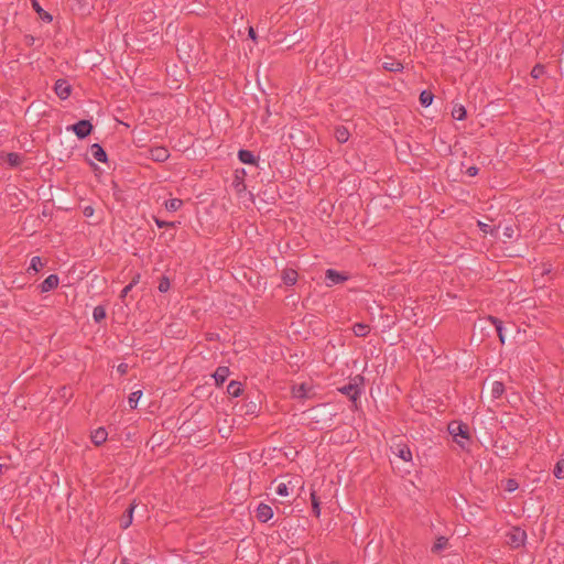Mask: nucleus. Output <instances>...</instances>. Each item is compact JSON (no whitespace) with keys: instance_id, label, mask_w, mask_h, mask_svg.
Wrapping results in <instances>:
<instances>
[{"instance_id":"f257e3e1","label":"nucleus","mask_w":564,"mask_h":564,"mask_svg":"<svg viewBox=\"0 0 564 564\" xmlns=\"http://www.w3.org/2000/svg\"><path fill=\"white\" fill-rule=\"evenodd\" d=\"M365 378L361 375H357L354 378H350L349 382L340 388L338 391L349 398V400L354 403L358 400L361 389L364 386Z\"/></svg>"},{"instance_id":"f03ea898","label":"nucleus","mask_w":564,"mask_h":564,"mask_svg":"<svg viewBox=\"0 0 564 564\" xmlns=\"http://www.w3.org/2000/svg\"><path fill=\"white\" fill-rule=\"evenodd\" d=\"M527 540V532L520 527H512L506 533V543L511 549H519L524 545Z\"/></svg>"},{"instance_id":"7ed1b4c3","label":"nucleus","mask_w":564,"mask_h":564,"mask_svg":"<svg viewBox=\"0 0 564 564\" xmlns=\"http://www.w3.org/2000/svg\"><path fill=\"white\" fill-rule=\"evenodd\" d=\"M448 432L453 435L454 440L464 448V443L457 440L458 436L469 440V426L466 423L453 421L448 424Z\"/></svg>"},{"instance_id":"20e7f679","label":"nucleus","mask_w":564,"mask_h":564,"mask_svg":"<svg viewBox=\"0 0 564 564\" xmlns=\"http://www.w3.org/2000/svg\"><path fill=\"white\" fill-rule=\"evenodd\" d=\"M70 129L78 139H85L93 132L94 126L89 120L82 119L75 124L70 126Z\"/></svg>"},{"instance_id":"39448f33","label":"nucleus","mask_w":564,"mask_h":564,"mask_svg":"<svg viewBox=\"0 0 564 564\" xmlns=\"http://www.w3.org/2000/svg\"><path fill=\"white\" fill-rule=\"evenodd\" d=\"M484 324H489L491 326H495V329L497 332V335L499 337V340L501 344H505V334H503V326H502V322L495 317V316H491V315H488L486 318L481 319L480 323H479V326L485 329V325Z\"/></svg>"},{"instance_id":"423d86ee","label":"nucleus","mask_w":564,"mask_h":564,"mask_svg":"<svg viewBox=\"0 0 564 564\" xmlns=\"http://www.w3.org/2000/svg\"><path fill=\"white\" fill-rule=\"evenodd\" d=\"M348 275L344 272L336 271L334 269H327L325 272V279L327 286L344 283L348 280Z\"/></svg>"},{"instance_id":"0eeeda50","label":"nucleus","mask_w":564,"mask_h":564,"mask_svg":"<svg viewBox=\"0 0 564 564\" xmlns=\"http://www.w3.org/2000/svg\"><path fill=\"white\" fill-rule=\"evenodd\" d=\"M486 393L490 394V397L495 399H499L503 392H505V386L500 381H490L487 382L486 386Z\"/></svg>"},{"instance_id":"6e6552de","label":"nucleus","mask_w":564,"mask_h":564,"mask_svg":"<svg viewBox=\"0 0 564 564\" xmlns=\"http://www.w3.org/2000/svg\"><path fill=\"white\" fill-rule=\"evenodd\" d=\"M54 90L61 99H67L72 93V87L66 79H57Z\"/></svg>"},{"instance_id":"1a4fd4ad","label":"nucleus","mask_w":564,"mask_h":564,"mask_svg":"<svg viewBox=\"0 0 564 564\" xmlns=\"http://www.w3.org/2000/svg\"><path fill=\"white\" fill-rule=\"evenodd\" d=\"M256 517L260 522H268L273 517L272 508L267 503H260L257 508Z\"/></svg>"},{"instance_id":"9d476101","label":"nucleus","mask_w":564,"mask_h":564,"mask_svg":"<svg viewBox=\"0 0 564 564\" xmlns=\"http://www.w3.org/2000/svg\"><path fill=\"white\" fill-rule=\"evenodd\" d=\"M247 175V172L245 169H237L235 171V178H234V186L237 191V193H242L247 189V185L245 183V177Z\"/></svg>"},{"instance_id":"9b49d317","label":"nucleus","mask_w":564,"mask_h":564,"mask_svg":"<svg viewBox=\"0 0 564 564\" xmlns=\"http://www.w3.org/2000/svg\"><path fill=\"white\" fill-rule=\"evenodd\" d=\"M59 278L57 274H50L41 284L40 290L42 293L50 292L58 286Z\"/></svg>"},{"instance_id":"f8f14e48","label":"nucleus","mask_w":564,"mask_h":564,"mask_svg":"<svg viewBox=\"0 0 564 564\" xmlns=\"http://www.w3.org/2000/svg\"><path fill=\"white\" fill-rule=\"evenodd\" d=\"M229 375L230 370L227 366H219L213 375V378L215 379V384L217 387H221Z\"/></svg>"},{"instance_id":"ddd939ff","label":"nucleus","mask_w":564,"mask_h":564,"mask_svg":"<svg viewBox=\"0 0 564 564\" xmlns=\"http://www.w3.org/2000/svg\"><path fill=\"white\" fill-rule=\"evenodd\" d=\"M150 154L155 162H165L170 156L169 150L164 147L152 148Z\"/></svg>"},{"instance_id":"4468645a","label":"nucleus","mask_w":564,"mask_h":564,"mask_svg":"<svg viewBox=\"0 0 564 564\" xmlns=\"http://www.w3.org/2000/svg\"><path fill=\"white\" fill-rule=\"evenodd\" d=\"M392 452L404 462H410L412 459L411 449L406 444L395 445V447H392Z\"/></svg>"},{"instance_id":"2eb2a0df","label":"nucleus","mask_w":564,"mask_h":564,"mask_svg":"<svg viewBox=\"0 0 564 564\" xmlns=\"http://www.w3.org/2000/svg\"><path fill=\"white\" fill-rule=\"evenodd\" d=\"M238 159L240 160V162H242L245 164L258 166L259 159L256 158L254 154L249 150H245V149L239 150Z\"/></svg>"},{"instance_id":"dca6fc26","label":"nucleus","mask_w":564,"mask_h":564,"mask_svg":"<svg viewBox=\"0 0 564 564\" xmlns=\"http://www.w3.org/2000/svg\"><path fill=\"white\" fill-rule=\"evenodd\" d=\"M297 272L294 269L286 268L282 271L281 279L285 285H294L297 281Z\"/></svg>"},{"instance_id":"f3484780","label":"nucleus","mask_w":564,"mask_h":564,"mask_svg":"<svg viewBox=\"0 0 564 564\" xmlns=\"http://www.w3.org/2000/svg\"><path fill=\"white\" fill-rule=\"evenodd\" d=\"M108 433L105 427H98L91 433V442L96 446L102 445L107 441Z\"/></svg>"},{"instance_id":"a211bd4d","label":"nucleus","mask_w":564,"mask_h":564,"mask_svg":"<svg viewBox=\"0 0 564 564\" xmlns=\"http://www.w3.org/2000/svg\"><path fill=\"white\" fill-rule=\"evenodd\" d=\"M32 8L39 14L40 19L44 22L51 23L53 21V15L45 11L39 3L37 0H31Z\"/></svg>"},{"instance_id":"6ab92c4d","label":"nucleus","mask_w":564,"mask_h":564,"mask_svg":"<svg viewBox=\"0 0 564 564\" xmlns=\"http://www.w3.org/2000/svg\"><path fill=\"white\" fill-rule=\"evenodd\" d=\"M90 151H91V155L94 156L95 160L102 162V163L107 162V160H108L107 153L100 144L94 143L90 147Z\"/></svg>"},{"instance_id":"aec40b11","label":"nucleus","mask_w":564,"mask_h":564,"mask_svg":"<svg viewBox=\"0 0 564 564\" xmlns=\"http://www.w3.org/2000/svg\"><path fill=\"white\" fill-rule=\"evenodd\" d=\"M134 503H131L120 519V527L127 529L131 525L133 519Z\"/></svg>"},{"instance_id":"412c9836","label":"nucleus","mask_w":564,"mask_h":564,"mask_svg":"<svg viewBox=\"0 0 564 564\" xmlns=\"http://www.w3.org/2000/svg\"><path fill=\"white\" fill-rule=\"evenodd\" d=\"M243 392V388L241 382L238 381H230L227 386V393L234 398L240 397Z\"/></svg>"},{"instance_id":"4be33fe9","label":"nucleus","mask_w":564,"mask_h":564,"mask_svg":"<svg viewBox=\"0 0 564 564\" xmlns=\"http://www.w3.org/2000/svg\"><path fill=\"white\" fill-rule=\"evenodd\" d=\"M382 67L388 72H401L403 64L400 61L389 57V61L384 62Z\"/></svg>"},{"instance_id":"5701e85b","label":"nucleus","mask_w":564,"mask_h":564,"mask_svg":"<svg viewBox=\"0 0 564 564\" xmlns=\"http://www.w3.org/2000/svg\"><path fill=\"white\" fill-rule=\"evenodd\" d=\"M352 332L357 337H366L370 332V326L365 323H356L352 326Z\"/></svg>"},{"instance_id":"b1692460","label":"nucleus","mask_w":564,"mask_h":564,"mask_svg":"<svg viewBox=\"0 0 564 564\" xmlns=\"http://www.w3.org/2000/svg\"><path fill=\"white\" fill-rule=\"evenodd\" d=\"M448 545V539L445 536H438L436 541L434 542L431 551L432 553L438 554L443 550H445Z\"/></svg>"},{"instance_id":"393cba45","label":"nucleus","mask_w":564,"mask_h":564,"mask_svg":"<svg viewBox=\"0 0 564 564\" xmlns=\"http://www.w3.org/2000/svg\"><path fill=\"white\" fill-rule=\"evenodd\" d=\"M335 138L339 143H345L349 139V132L344 126H339L335 129Z\"/></svg>"},{"instance_id":"a878e982","label":"nucleus","mask_w":564,"mask_h":564,"mask_svg":"<svg viewBox=\"0 0 564 564\" xmlns=\"http://www.w3.org/2000/svg\"><path fill=\"white\" fill-rule=\"evenodd\" d=\"M311 502H312V512L314 513L315 517L318 518L321 514V502H319V498L316 495L315 490H312V492H311Z\"/></svg>"},{"instance_id":"bb28decb","label":"nucleus","mask_w":564,"mask_h":564,"mask_svg":"<svg viewBox=\"0 0 564 564\" xmlns=\"http://www.w3.org/2000/svg\"><path fill=\"white\" fill-rule=\"evenodd\" d=\"M183 205V200L178 198H171L165 202V208L169 212H176Z\"/></svg>"},{"instance_id":"cd10ccee","label":"nucleus","mask_w":564,"mask_h":564,"mask_svg":"<svg viewBox=\"0 0 564 564\" xmlns=\"http://www.w3.org/2000/svg\"><path fill=\"white\" fill-rule=\"evenodd\" d=\"M44 267V262L41 257L35 256L31 259L30 267L28 269V272L33 270L34 272H39Z\"/></svg>"},{"instance_id":"c85d7f7f","label":"nucleus","mask_w":564,"mask_h":564,"mask_svg":"<svg viewBox=\"0 0 564 564\" xmlns=\"http://www.w3.org/2000/svg\"><path fill=\"white\" fill-rule=\"evenodd\" d=\"M452 116L454 119L462 121L466 119L467 111L464 106H455L452 110Z\"/></svg>"},{"instance_id":"c756f323","label":"nucleus","mask_w":564,"mask_h":564,"mask_svg":"<svg viewBox=\"0 0 564 564\" xmlns=\"http://www.w3.org/2000/svg\"><path fill=\"white\" fill-rule=\"evenodd\" d=\"M93 317L96 323H100L106 318V310L104 306L98 305L94 308Z\"/></svg>"},{"instance_id":"7c9ffc66","label":"nucleus","mask_w":564,"mask_h":564,"mask_svg":"<svg viewBox=\"0 0 564 564\" xmlns=\"http://www.w3.org/2000/svg\"><path fill=\"white\" fill-rule=\"evenodd\" d=\"M433 98L434 96L431 91L423 90L420 95V102L422 106L429 107L432 104Z\"/></svg>"},{"instance_id":"2f4dec72","label":"nucleus","mask_w":564,"mask_h":564,"mask_svg":"<svg viewBox=\"0 0 564 564\" xmlns=\"http://www.w3.org/2000/svg\"><path fill=\"white\" fill-rule=\"evenodd\" d=\"M7 162L9 163V165L15 167L21 164L22 159H21L20 154L11 152V153L7 154Z\"/></svg>"},{"instance_id":"473e14b6","label":"nucleus","mask_w":564,"mask_h":564,"mask_svg":"<svg viewBox=\"0 0 564 564\" xmlns=\"http://www.w3.org/2000/svg\"><path fill=\"white\" fill-rule=\"evenodd\" d=\"M553 474L557 479H564V459L556 462Z\"/></svg>"},{"instance_id":"72a5a7b5","label":"nucleus","mask_w":564,"mask_h":564,"mask_svg":"<svg viewBox=\"0 0 564 564\" xmlns=\"http://www.w3.org/2000/svg\"><path fill=\"white\" fill-rule=\"evenodd\" d=\"M142 397V391H134L129 395L128 402L131 409H135L138 406V402Z\"/></svg>"},{"instance_id":"f704fd0d","label":"nucleus","mask_w":564,"mask_h":564,"mask_svg":"<svg viewBox=\"0 0 564 564\" xmlns=\"http://www.w3.org/2000/svg\"><path fill=\"white\" fill-rule=\"evenodd\" d=\"M170 285H171V284H170V280H169V278H167V276L163 275V276H161V278H160L158 289H159V291H160L161 293H165V292H167V291H169V289H170Z\"/></svg>"},{"instance_id":"c9c22d12","label":"nucleus","mask_w":564,"mask_h":564,"mask_svg":"<svg viewBox=\"0 0 564 564\" xmlns=\"http://www.w3.org/2000/svg\"><path fill=\"white\" fill-rule=\"evenodd\" d=\"M545 73V68L541 64H536L533 66L531 70V76L535 79L540 78Z\"/></svg>"},{"instance_id":"e433bc0d","label":"nucleus","mask_w":564,"mask_h":564,"mask_svg":"<svg viewBox=\"0 0 564 564\" xmlns=\"http://www.w3.org/2000/svg\"><path fill=\"white\" fill-rule=\"evenodd\" d=\"M275 492L279 495V496H282V497H285L289 495V488H288V485L284 484V482H280L278 484L276 488H275Z\"/></svg>"},{"instance_id":"4c0bfd02","label":"nucleus","mask_w":564,"mask_h":564,"mask_svg":"<svg viewBox=\"0 0 564 564\" xmlns=\"http://www.w3.org/2000/svg\"><path fill=\"white\" fill-rule=\"evenodd\" d=\"M154 221L158 225L159 228H167V227H174L175 223L172 221H165L161 220L160 218L154 217Z\"/></svg>"},{"instance_id":"58836bf2","label":"nucleus","mask_w":564,"mask_h":564,"mask_svg":"<svg viewBox=\"0 0 564 564\" xmlns=\"http://www.w3.org/2000/svg\"><path fill=\"white\" fill-rule=\"evenodd\" d=\"M294 395L297 398H304L306 395V388L304 384L299 386L293 390Z\"/></svg>"},{"instance_id":"ea45409f","label":"nucleus","mask_w":564,"mask_h":564,"mask_svg":"<svg viewBox=\"0 0 564 564\" xmlns=\"http://www.w3.org/2000/svg\"><path fill=\"white\" fill-rule=\"evenodd\" d=\"M503 236L508 239H512L513 236H514V229L512 228V226H506L503 228Z\"/></svg>"},{"instance_id":"a19ab883","label":"nucleus","mask_w":564,"mask_h":564,"mask_svg":"<svg viewBox=\"0 0 564 564\" xmlns=\"http://www.w3.org/2000/svg\"><path fill=\"white\" fill-rule=\"evenodd\" d=\"M518 488V482L514 479H508L506 489L508 491H514Z\"/></svg>"},{"instance_id":"79ce46f5","label":"nucleus","mask_w":564,"mask_h":564,"mask_svg":"<svg viewBox=\"0 0 564 564\" xmlns=\"http://www.w3.org/2000/svg\"><path fill=\"white\" fill-rule=\"evenodd\" d=\"M278 564H300V561L297 558H294V557H288V558H283Z\"/></svg>"},{"instance_id":"37998d69","label":"nucleus","mask_w":564,"mask_h":564,"mask_svg":"<svg viewBox=\"0 0 564 564\" xmlns=\"http://www.w3.org/2000/svg\"><path fill=\"white\" fill-rule=\"evenodd\" d=\"M479 172V169L477 166H469L466 171V174L468 176H476Z\"/></svg>"},{"instance_id":"c03bdc74","label":"nucleus","mask_w":564,"mask_h":564,"mask_svg":"<svg viewBox=\"0 0 564 564\" xmlns=\"http://www.w3.org/2000/svg\"><path fill=\"white\" fill-rule=\"evenodd\" d=\"M94 207L93 206H86L83 210L84 216L91 217L94 215Z\"/></svg>"},{"instance_id":"a18cd8bd","label":"nucleus","mask_w":564,"mask_h":564,"mask_svg":"<svg viewBox=\"0 0 564 564\" xmlns=\"http://www.w3.org/2000/svg\"><path fill=\"white\" fill-rule=\"evenodd\" d=\"M478 226L480 227V229L484 231V232H490L492 234L494 232V229L490 228L489 225H486V224H482V223H478Z\"/></svg>"},{"instance_id":"49530a36","label":"nucleus","mask_w":564,"mask_h":564,"mask_svg":"<svg viewBox=\"0 0 564 564\" xmlns=\"http://www.w3.org/2000/svg\"><path fill=\"white\" fill-rule=\"evenodd\" d=\"M132 289H133V288H132L131 285H129V284H128V285H126V286L123 288V290L121 291L120 297H121V299H124V297L128 295V293H129Z\"/></svg>"},{"instance_id":"de8ad7c7","label":"nucleus","mask_w":564,"mask_h":564,"mask_svg":"<svg viewBox=\"0 0 564 564\" xmlns=\"http://www.w3.org/2000/svg\"><path fill=\"white\" fill-rule=\"evenodd\" d=\"M140 278H141L140 273L134 274V276L132 278V280L129 283V285H131L132 288L134 285H137L140 282Z\"/></svg>"},{"instance_id":"09e8293b","label":"nucleus","mask_w":564,"mask_h":564,"mask_svg":"<svg viewBox=\"0 0 564 564\" xmlns=\"http://www.w3.org/2000/svg\"><path fill=\"white\" fill-rule=\"evenodd\" d=\"M127 368H128V365H127V364H120V365L118 366V371H119L120 373H122V375H123V373H126V372H127Z\"/></svg>"},{"instance_id":"8fccbe9b","label":"nucleus","mask_w":564,"mask_h":564,"mask_svg":"<svg viewBox=\"0 0 564 564\" xmlns=\"http://www.w3.org/2000/svg\"><path fill=\"white\" fill-rule=\"evenodd\" d=\"M249 37L253 41H256L257 39L256 31L253 30V28H249Z\"/></svg>"},{"instance_id":"3c124183","label":"nucleus","mask_w":564,"mask_h":564,"mask_svg":"<svg viewBox=\"0 0 564 564\" xmlns=\"http://www.w3.org/2000/svg\"><path fill=\"white\" fill-rule=\"evenodd\" d=\"M25 42H26L28 45H32L34 43V37L31 36V35H28L25 37Z\"/></svg>"},{"instance_id":"603ef678","label":"nucleus","mask_w":564,"mask_h":564,"mask_svg":"<svg viewBox=\"0 0 564 564\" xmlns=\"http://www.w3.org/2000/svg\"><path fill=\"white\" fill-rule=\"evenodd\" d=\"M550 272H551V268L550 267L549 268L543 267L541 272H540V274L544 275V274H549Z\"/></svg>"},{"instance_id":"864d4df0","label":"nucleus","mask_w":564,"mask_h":564,"mask_svg":"<svg viewBox=\"0 0 564 564\" xmlns=\"http://www.w3.org/2000/svg\"><path fill=\"white\" fill-rule=\"evenodd\" d=\"M256 409H257V404L256 403H251L250 408L248 409L247 413H254L256 412Z\"/></svg>"},{"instance_id":"5fc2aeb1","label":"nucleus","mask_w":564,"mask_h":564,"mask_svg":"<svg viewBox=\"0 0 564 564\" xmlns=\"http://www.w3.org/2000/svg\"><path fill=\"white\" fill-rule=\"evenodd\" d=\"M2 473V465H0V474Z\"/></svg>"}]
</instances>
